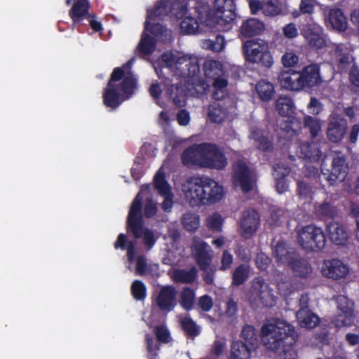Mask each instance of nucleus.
Listing matches in <instances>:
<instances>
[{"label":"nucleus","mask_w":359,"mask_h":359,"mask_svg":"<svg viewBox=\"0 0 359 359\" xmlns=\"http://www.w3.org/2000/svg\"><path fill=\"white\" fill-rule=\"evenodd\" d=\"M238 311L237 302L232 298L228 299L226 302L224 314L227 317L235 316Z\"/></svg>","instance_id":"64"},{"label":"nucleus","mask_w":359,"mask_h":359,"mask_svg":"<svg viewBox=\"0 0 359 359\" xmlns=\"http://www.w3.org/2000/svg\"><path fill=\"white\" fill-rule=\"evenodd\" d=\"M167 93L172 99L173 103L178 107H182L186 102L187 91L184 93L177 85H170L167 89Z\"/></svg>","instance_id":"41"},{"label":"nucleus","mask_w":359,"mask_h":359,"mask_svg":"<svg viewBox=\"0 0 359 359\" xmlns=\"http://www.w3.org/2000/svg\"><path fill=\"white\" fill-rule=\"evenodd\" d=\"M241 337L244 344L257 350L259 343L255 328L251 325H245L241 332Z\"/></svg>","instance_id":"47"},{"label":"nucleus","mask_w":359,"mask_h":359,"mask_svg":"<svg viewBox=\"0 0 359 359\" xmlns=\"http://www.w3.org/2000/svg\"><path fill=\"white\" fill-rule=\"evenodd\" d=\"M226 85L227 81L226 79H219L213 82L215 90L212 97L215 100H222L227 96Z\"/></svg>","instance_id":"57"},{"label":"nucleus","mask_w":359,"mask_h":359,"mask_svg":"<svg viewBox=\"0 0 359 359\" xmlns=\"http://www.w3.org/2000/svg\"><path fill=\"white\" fill-rule=\"evenodd\" d=\"M250 272L249 266L241 264L233 271L232 284L240 285L243 284L248 278Z\"/></svg>","instance_id":"52"},{"label":"nucleus","mask_w":359,"mask_h":359,"mask_svg":"<svg viewBox=\"0 0 359 359\" xmlns=\"http://www.w3.org/2000/svg\"><path fill=\"white\" fill-rule=\"evenodd\" d=\"M177 292L172 286L163 287L156 298V304L161 311H170L175 306Z\"/></svg>","instance_id":"17"},{"label":"nucleus","mask_w":359,"mask_h":359,"mask_svg":"<svg viewBox=\"0 0 359 359\" xmlns=\"http://www.w3.org/2000/svg\"><path fill=\"white\" fill-rule=\"evenodd\" d=\"M277 288L280 294L283 296H288L294 290L290 278L284 274L279 275L277 280Z\"/></svg>","instance_id":"49"},{"label":"nucleus","mask_w":359,"mask_h":359,"mask_svg":"<svg viewBox=\"0 0 359 359\" xmlns=\"http://www.w3.org/2000/svg\"><path fill=\"white\" fill-rule=\"evenodd\" d=\"M243 53L245 59L252 63H260L266 67H270L273 59L268 51L266 42L261 39L248 40L243 43Z\"/></svg>","instance_id":"5"},{"label":"nucleus","mask_w":359,"mask_h":359,"mask_svg":"<svg viewBox=\"0 0 359 359\" xmlns=\"http://www.w3.org/2000/svg\"><path fill=\"white\" fill-rule=\"evenodd\" d=\"M275 109L280 115L288 116L293 113L294 104L290 97L282 95L276 100Z\"/></svg>","instance_id":"37"},{"label":"nucleus","mask_w":359,"mask_h":359,"mask_svg":"<svg viewBox=\"0 0 359 359\" xmlns=\"http://www.w3.org/2000/svg\"><path fill=\"white\" fill-rule=\"evenodd\" d=\"M311 163L312 162L308 163L305 165L304 175L306 177L311 180L317 181L320 176V171L319 170L318 163H313L314 164Z\"/></svg>","instance_id":"60"},{"label":"nucleus","mask_w":359,"mask_h":359,"mask_svg":"<svg viewBox=\"0 0 359 359\" xmlns=\"http://www.w3.org/2000/svg\"><path fill=\"white\" fill-rule=\"evenodd\" d=\"M206 189L209 191L210 205L219 201L224 196L223 187L212 179L208 178Z\"/></svg>","instance_id":"40"},{"label":"nucleus","mask_w":359,"mask_h":359,"mask_svg":"<svg viewBox=\"0 0 359 359\" xmlns=\"http://www.w3.org/2000/svg\"><path fill=\"white\" fill-rule=\"evenodd\" d=\"M196 12L201 24L207 27H214L216 24L223 21L220 20L219 15H215L208 4L198 6Z\"/></svg>","instance_id":"26"},{"label":"nucleus","mask_w":359,"mask_h":359,"mask_svg":"<svg viewBox=\"0 0 359 359\" xmlns=\"http://www.w3.org/2000/svg\"><path fill=\"white\" fill-rule=\"evenodd\" d=\"M300 78L299 72L290 70L280 72L278 80L282 88L289 90L299 91L303 90Z\"/></svg>","instance_id":"20"},{"label":"nucleus","mask_w":359,"mask_h":359,"mask_svg":"<svg viewBox=\"0 0 359 359\" xmlns=\"http://www.w3.org/2000/svg\"><path fill=\"white\" fill-rule=\"evenodd\" d=\"M256 93L263 102L271 100L275 93L273 85L266 81L261 80L255 86Z\"/></svg>","instance_id":"36"},{"label":"nucleus","mask_w":359,"mask_h":359,"mask_svg":"<svg viewBox=\"0 0 359 359\" xmlns=\"http://www.w3.org/2000/svg\"><path fill=\"white\" fill-rule=\"evenodd\" d=\"M222 223L223 219L221 215L217 212L210 215L206 218V226L210 230L212 231H221Z\"/></svg>","instance_id":"59"},{"label":"nucleus","mask_w":359,"mask_h":359,"mask_svg":"<svg viewBox=\"0 0 359 359\" xmlns=\"http://www.w3.org/2000/svg\"><path fill=\"white\" fill-rule=\"evenodd\" d=\"M273 253L276 261L283 264L287 263L289 264L290 261L296 257L294 251L282 241L275 245Z\"/></svg>","instance_id":"28"},{"label":"nucleus","mask_w":359,"mask_h":359,"mask_svg":"<svg viewBox=\"0 0 359 359\" xmlns=\"http://www.w3.org/2000/svg\"><path fill=\"white\" fill-rule=\"evenodd\" d=\"M89 6L88 0H74V3L69 11V15L74 22L88 13Z\"/></svg>","instance_id":"39"},{"label":"nucleus","mask_w":359,"mask_h":359,"mask_svg":"<svg viewBox=\"0 0 359 359\" xmlns=\"http://www.w3.org/2000/svg\"><path fill=\"white\" fill-rule=\"evenodd\" d=\"M259 214L252 209L245 210L241 221V233L245 238H250L257 229Z\"/></svg>","instance_id":"15"},{"label":"nucleus","mask_w":359,"mask_h":359,"mask_svg":"<svg viewBox=\"0 0 359 359\" xmlns=\"http://www.w3.org/2000/svg\"><path fill=\"white\" fill-rule=\"evenodd\" d=\"M195 299V294L194 290L189 287H184L180 294V303L181 306L186 310H189L192 308Z\"/></svg>","instance_id":"54"},{"label":"nucleus","mask_w":359,"mask_h":359,"mask_svg":"<svg viewBox=\"0 0 359 359\" xmlns=\"http://www.w3.org/2000/svg\"><path fill=\"white\" fill-rule=\"evenodd\" d=\"M281 61L284 67H291L299 62V57L293 52H287L283 55Z\"/></svg>","instance_id":"63"},{"label":"nucleus","mask_w":359,"mask_h":359,"mask_svg":"<svg viewBox=\"0 0 359 359\" xmlns=\"http://www.w3.org/2000/svg\"><path fill=\"white\" fill-rule=\"evenodd\" d=\"M135 88V79L130 73H124L121 68H116L104 89V104L111 109L116 108L123 100L129 98Z\"/></svg>","instance_id":"3"},{"label":"nucleus","mask_w":359,"mask_h":359,"mask_svg":"<svg viewBox=\"0 0 359 359\" xmlns=\"http://www.w3.org/2000/svg\"><path fill=\"white\" fill-rule=\"evenodd\" d=\"M225 45L224 38L221 35H217L215 39H206L203 42L204 48L211 50L214 52L221 51Z\"/></svg>","instance_id":"56"},{"label":"nucleus","mask_w":359,"mask_h":359,"mask_svg":"<svg viewBox=\"0 0 359 359\" xmlns=\"http://www.w3.org/2000/svg\"><path fill=\"white\" fill-rule=\"evenodd\" d=\"M209 86L203 82L198 74L191 76L187 81L186 89L187 95L189 96H198L204 93L208 88Z\"/></svg>","instance_id":"32"},{"label":"nucleus","mask_w":359,"mask_h":359,"mask_svg":"<svg viewBox=\"0 0 359 359\" xmlns=\"http://www.w3.org/2000/svg\"><path fill=\"white\" fill-rule=\"evenodd\" d=\"M297 243L306 251H318L325 248L326 239L321 228L308 225L298 231Z\"/></svg>","instance_id":"7"},{"label":"nucleus","mask_w":359,"mask_h":359,"mask_svg":"<svg viewBox=\"0 0 359 359\" xmlns=\"http://www.w3.org/2000/svg\"><path fill=\"white\" fill-rule=\"evenodd\" d=\"M256 349L241 341H234L231 344L229 359H250Z\"/></svg>","instance_id":"31"},{"label":"nucleus","mask_w":359,"mask_h":359,"mask_svg":"<svg viewBox=\"0 0 359 359\" xmlns=\"http://www.w3.org/2000/svg\"><path fill=\"white\" fill-rule=\"evenodd\" d=\"M200 270L202 271V278L203 281L208 285H213L215 283V275L217 271L216 266L213 265L212 262H208L198 266Z\"/></svg>","instance_id":"48"},{"label":"nucleus","mask_w":359,"mask_h":359,"mask_svg":"<svg viewBox=\"0 0 359 359\" xmlns=\"http://www.w3.org/2000/svg\"><path fill=\"white\" fill-rule=\"evenodd\" d=\"M247 298L250 304L254 306L271 307L276 302V297L273 294L272 289L268 283L259 278L252 280L247 293Z\"/></svg>","instance_id":"6"},{"label":"nucleus","mask_w":359,"mask_h":359,"mask_svg":"<svg viewBox=\"0 0 359 359\" xmlns=\"http://www.w3.org/2000/svg\"><path fill=\"white\" fill-rule=\"evenodd\" d=\"M351 50L344 44H339L335 48V57L338 61V65L341 69L346 68L353 61V57L351 54Z\"/></svg>","instance_id":"34"},{"label":"nucleus","mask_w":359,"mask_h":359,"mask_svg":"<svg viewBox=\"0 0 359 359\" xmlns=\"http://www.w3.org/2000/svg\"><path fill=\"white\" fill-rule=\"evenodd\" d=\"M304 126L309 130L311 136L314 138L321 130V121L317 117L306 116L304 118Z\"/></svg>","instance_id":"51"},{"label":"nucleus","mask_w":359,"mask_h":359,"mask_svg":"<svg viewBox=\"0 0 359 359\" xmlns=\"http://www.w3.org/2000/svg\"><path fill=\"white\" fill-rule=\"evenodd\" d=\"M297 318L301 327L311 330L320 323V318L311 310L299 309Z\"/></svg>","instance_id":"30"},{"label":"nucleus","mask_w":359,"mask_h":359,"mask_svg":"<svg viewBox=\"0 0 359 359\" xmlns=\"http://www.w3.org/2000/svg\"><path fill=\"white\" fill-rule=\"evenodd\" d=\"M214 7L217 10L220 20L226 23L232 22L236 18L233 0H215Z\"/></svg>","instance_id":"21"},{"label":"nucleus","mask_w":359,"mask_h":359,"mask_svg":"<svg viewBox=\"0 0 359 359\" xmlns=\"http://www.w3.org/2000/svg\"><path fill=\"white\" fill-rule=\"evenodd\" d=\"M262 6V13L265 15L275 16L279 15L282 11L278 0H263Z\"/></svg>","instance_id":"50"},{"label":"nucleus","mask_w":359,"mask_h":359,"mask_svg":"<svg viewBox=\"0 0 359 359\" xmlns=\"http://www.w3.org/2000/svg\"><path fill=\"white\" fill-rule=\"evenodd\" d=\"M208 115L212 122L217 123H222L226 118V110L217 102L209 106Z\"/></svg>","instance_id":"43"},{"label":"nucleus","mask_w":359,"mask_h":359,"mask_svg":"<svg viewBox=\"0 0 359 359\" xmlns=\"http://www.w3.org/2000/svg\"><path fill=\"white\" fill-rule=\"evenodd\" d=\"M198 59L195 56L182 55L175 72L180 76L190 79L199 73Z\"/></svg>","instance_id":"12"},{"label":"nucleus","mask_w":359,"mask_h":359,"mask_svg":"<svg viewBox=\"0 0 359 359\" xmlns=\"http://www.w3.org/2000/svg\"><path fill=\"white\" fill-rule=\"evenodd\" d=\"M299 149L301 158L308 159L313 163L318 162L322 155L319 144L315 141L301 143Z\"/></svg>","instance_id":"24"},{"label":"nucleus","mask_w":359,"mask_h":359,"mask_svg":"<svg viewBox=\"0 0 359 359\" xmlns=\"http://www.w3.org/2000/svg\"><path fill=\"white\" fill-rule=\"evenodd\" d=\"M149 186L142 187L141 191L136 196L134 199L128 217V227L132 231L133 236L136 238H142L143 244L147 250H151L154 245L158 236L155 233L147 228H144L142 225L141 208H142V197L141 194L144 190H147Z\"/></svg>","instance_id":"4"},{"label":"nucleus","mask_w":359,"mask_h":359,"mask_svg":"<svg viewBox=\"0 0 359 359\" xmlns=\"http://www.w3.org/2000/svg\"><path fill=\"white\" fill-rule=\"evenodd\" d=\"M182 222L187 230L194 231L199 227V217L193 213H186L182 218Z\"/></svg>","instance_id":"55"},{"label":"nucleus","mask_w":359,"mask_h":359,"mask_svg":"<svg viewBox=\"0 0 359 359\" xmlns=\"http://www.w3.org/2000/svg\"><path fill=\"white\" fill-rule=\"evenodd\" d=\"M156 43L154 39L144 32L137 46L139 52L144 55H148L154 51Z\"/></svg>","instance_id":"46"},{"label":"nucleus","mask_w":359,"mask_h":359,"mask_svg":"<svg viewBox=\"0 0 359 359\" xmlns=\"http://www.w3.org/2000/svg\"><path fill=\"white\" fill-rule=\"evenodd\" d=\"M292 270L294 275L300 278H307L313 273V269L309 262L296 255L288 264Z\"/></svg>","instance_id":"27"},{"label":"nucleus","mask_w":359,"mask_h":359,"mask_svg":"<svg viewBox=\"0 0 359 359\" xmlns=\"http://www.w3.org/2000/svg\"><path fill=\"white\" fill-rule=\"evenodd\" d=\"M302 88H311L321 83L320 69L318 65H311L299 72Z\"/></svg>","instance_id":"18"},{"label":"nucleus","mask_w":359,"mask_h":359,"mask_svg":"<svg viewBox=\"0 0 359 359\" xmlns=\"http://www.w3.org/2000/svg\"><path fill=\"white\" fill-rule=\"evenodd\" d=\"M154 184L158 194L164 198L162 208L166 212H170L172 207L173 194L161 170L155 175Z\"/></svg>","instance_id":"13"},{"label":"nucleus","mask_w":359,"mask_h":359,"mask_svg":"<svg viewBox=\"0 0 359 359\" xmlns=\"http://www.w3.org/2000/svg\"><path fill=\"white\" fill-rule=\"evenodd\" d=\"M338 308L341 311L336 319L334 324L336 327H341L348 326L353 323V309L351 304L348 303L347 299L344 296L337 298Z\"/></svg>","instance_id":"19"},{"label":"nucleus","mask_w":359,"mask_h":359,"mask_svg":"<svg viewBox=\"0 0 359 359\" xmlns=\"http://www.w3.org/2000/svg\"><path fill=\"white\" fill-rule=\"evenodd\" d=\"M131 290L133 297L137 299L141 300L145 297L146 288L144 284L140 280L133 282L131 286Z\"/></svg>","instance_id":"62"},{"label":"nucleus","mask_w":359,"mask_h":359,"mask_svg":"<svg viewBox=\"0 0 359 359\" xmlns=\"http://www.w3.org/2000/svg\"><path fill=\"white\" fill-rule=\"evenodd\" d=\"M203 178L193 177L188 179L182 185V191L186 201L191 206L201 205Z\"/></svg>","instance_id":"9"},{"label":"nucleus","mask_w":359,"mask_h":359,"mask_svg":"<svg viewBox=\"0 0 359 359\" xmlns=\"http://www.w3.org/2000/svg\"><path fill=\"white\" fill-rule=\"evenodd\" d=\"M197 276V269L195 267L191 268L190 270L177 269L174 271L173 279L176 282L182 283H191Z\"/></svg>","instance_id":"44"},{"label":"nucleus","mask_w":359,"mask_h":359,"mask_svg":"<svg viewBox=\"0 0 359 359\" xmlns=\"http://www.w3.org/2000/svg\"><path fill=\"white\" fill-rule=\"evenodd\" d=\"M181 57L182 54L179 53L166 51L162 54L160 61L163 67L175 72Z\"/></svg>","instance_id":"45"},{"label":"nucleus","mask_w":359,"mask_h":359,"mask_svg":"<svg viewBox=\"0 0 359 359\" xmlns=\"http://www.w3.org/2000/svg\"><path fill=\"white\" fill-rule=\"evenodd\" d=\"M204 72L206 77L214 81L219 79H224L222 76L224 74L222 65L220 62L209 60L205 62L203 65Z\"/></svg>","instance_id":"33"},{"label":"nucleus","mask_w":359,"mask_h":359,"mask_svg":"<svg viewBox=\"0 0 359 359\" xmlns=\"http://www.w3.org/2000/svg\"><path fill=\"white\" fill-rule=\"evenodd\" d=\"M191 249L198 266L212 262V250L207 243L198 237L195 236L193 238Z\"/></svg>","instance_id":"11"},{"label":"nucleus","mask_w":359,"mask_h":359,"mask_svg":"<svg viewBox=\"0 0 359 359\" xmlns=\"http://www.w3.org/2000/svg\"><path fill=\"white\" fill-rule=\"evenodd\" d=\"M145 32L152 34L157 39L163 42L170 41L172 38L171 31L161 24L154 22V19H147Z\"/></svg>","instance_id":"25"},{"label":"nucleus","mask_w":359,"mask_h":359,"mask_svg":"<svg viewBox=\"0 0 359 359\" xmlns=\"http://www.w3.org/2000/svg\"><path fill=\"white\" fill-rule=\"evenodd\" d=\"M265 29L264 24L256 18L243 22L239 29L240 37L250 38L261 34Z\"/></svg>","instance_id":"23"},{"label":"nucleus","mask_w":359,"mask_h":359,"mask_svg":"<svg viewBox=\"0 0 359 359\" xmlns=\"http://www.w3.org/2000/svg\"><path fill=\"white\" fill-rule=\"evenodd\" d=\"M346 163L345 158L339 155H336L332 162L330 174L327 178L330 185H336L344 180L346 176Z\"/></svg>","instance_id":"16"},{"label":"nucleus","mask_w":359,"mask_h":359,"mask_svg":"<svg viewBox=\"0 0 359 359\" xmlns=\"http://www.w3.org/2000/svg\"><path fill=\"white\" fill-rule=\"evenodd\" d=\"M324 276L332 279L344 278L348 272V267L339 259L325 261L321 268Z\"/></svg>","instance_id":"14"},{"label":"nucleus","mask_w":359,"mask_h":359,"mask_svg":"<svg viewBox=\"0 0 359 359\" xmlns=\"http://www.w3.org/2000/svg\"><path fill=\"white\" fill-rule=\"evenodd\" d=\"M180 28L186 34H196L199 28L198 22L192 17H185L180 23Z\"/></svg>","instance_id":"53"},{"label":"nucleus","mask_w":359,"mask_h":359,"mask_svg":"<svg viewBox=\"0 0 359 359\" xmlns=\"http://www.w3.org/2000/svg\"><path fill=\"white\" fill-rule=\"evenodd\" d=\"M171 11L170 0H160L154 8L149 12L147 18L154 19L155 18H163L166 16Z\"/></svg>","instance_id":"42"},{"label":"nucleus","mask_w":359,"mask_h":359,"mask_svg":"<svg viewBox=\"0 0 359 359\" xmlns=\"http://www.w3.org/2000/svg\"><path fill=\"white\" fill-rule=\"evenodd\" d=\"M328 19L334 29L339 31H344L346 29V18L340 9L330 10Z\"/></svg>","instance_id":"38"},{"label":"nucleus","mask_w":359,"mask_h":359,"mask_svg":"<svg viewBox=\"0 0 359 359\" xmlns=\"http://www.w3.org/2000/svg\"><path fill=\"white\" fill-rule=\"evenodd\" d=\"M115 248L127 249L128 260L132 263L135 256L136 243L135 241H128L126 235L121 233L118 236L117 241L114 243Z\"/></svg>","instance_id":"35"},{"label":"nucleus","mask_w":359,"mask_h":359,"mask_svg":"<svg viewBox=\"0 0 359 359\" xmlns=\"http://www.w3.org/2000/svg\"><path fill=\"white\" fill-rule=\"evenodd\" d=\"M347 129V122L341 115L332 113L327 128V137L333 142H339L344 137Z\"/></svg>","instance_id":"10"},{"label":"nucleus","mask_w":359,"mask_h":359,"mask_svg":"<svg viewBox=\"0 0 359 359\" xmlns=\"http://www.w3.org/2000/svg\"><path fill=\"white\" fill-rule=\"evenodd\" d=\"M303 35L309 44L313 48H320L325 46V40L322 36L321 29L318 27L306 26Z\"/></svg>","instance_id":"29"},{"label":"nucleus","mask_w":359,"mask_h":359,"mask_svg":"<svg viewBox=\"0 0 359 359\" xmlns=\"http://www.w3.org/2000/svg\"><path fill=\"white\" fill-rule=\"evenodd\" d=\"M180 321L183 330L188 336L190 337H194L198 334V327L191 318L187 317H181Z\"/></svg>","instance_id":"58"},{"label":"nucleus","mask_w":359,"mask_h":359,"mask_svg":"<svg viewBox=\"0 0 359 359\" xmlns=\"http://www.w3.org/2000/svg\"><path fill=\"white\" fill-rule=\"evenodd\" d=\"M233 184L244 192L250 191L254 186L253 173L243 160L237 161L233 165Z\"/></svg>","instance_id":"8"},{"label":"nucleus","mask_w":359,"mask_h":359,"mask_svg":"<svg viewBox=\"0 0 359 359\" xmlns=\"http://www.w3.org/2000/svg\"><path fill=\"white\" fill-rule=\"evenodd\" d=\"M327 231L330 241L336 245H343L348 239V233L344 226L337 222L327 224Z\"/></svg>","instance_id":"22"},{"label":"nucleus","mask_w":359,"mask_h":359,"mask_svg":"<svg viewBox=\"0 0 359 359\" xmlns=\"http://www.w3.org/2000/svg\"><path fill=\"white\" fill-rule=\"evenodd\" d=\"M182 160L187 166L197 165L216 170H223L228 164L223 151L211 143H201L189 147L182 153Z\"/></svg>","instance_id":"1"},{"label":"nucleus","mask_w":359,"mask_h":359,"mask_svg":"<svg viewBox=\"0 0 359 359\" xmlns=\"http://www.w3.org/2000/svg\"><path fill=\"white\" fill-rule=\"evenodd\" d=\"M299 339L294 327L285 320L274 318L262 327L261 340L269 350L278 351L285 344L293 345Z\"/></svg>","instance_id":"2"},{"label":"nucleus","mask_w":359,"mask_h":359,"mask_svg":"<svg viewBox=\"0 0 359 359\" xmlns=\"http://www.w3.org/2000/svg\"><path fill=\"white\" fill-rule=\"evenodd\" d=\"M318 212L323 215L330 218L337 217L338 212L335 207L332 206L329 203H323L320 204L317 210Z\"/></svg>","instance_id":"61"}]
</instances>
